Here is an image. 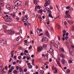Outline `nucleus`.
<instances>
[{
	"instance_id": "nucleus-1",
	"label": "nucleus",
	"mask_w": 74,
	"mask_h": 74,
	"mask_svg": "<svg viewBox=\"0 0 74 74\" xmlns=\"http://www.w3.org/2000/svg\"><path fill=\"white\" fill-rule=\"evenodd\" d=\"M5 21L8 22H10L13 21V20L11 18L10 16H9L8 18H7L5 20Z\"/></svg>"
},
{
	"instance_id": "nucleus-2",
	"label": "nucleus",
	"mask_w": 74,
	"mask_h": 74,
	"mask_svg": "<svg viewBox=\"0 0 74 74\" xmlns=\"http://www.w3.org/2000/svg\"><path fill=\"white\" fill-rule=\"evenodd\" d=\"M14 3L15 5H21L22 2L21 1H14Z\"/></svg>"
},
{
	"instance_id": "nucleus-3",
	"label": "nucleus",
	"mask_w": 74,
	"mask_h": 74,
	"mask_svg": "<svg viewBox=\"0 0 74 74\" xmlns=\"http://www.w3.org/2000/svg\"><path fill=\"white\" fill-rule=\"evenodd\" d=\"M43 48L41 46H38L37 48V51L38 52H40L42 50Z\"/></svg>"
},
{
	"instance_id": "nucleus-4",
	"label": "nucleus",
	"mask_w": 74,
	"mask_h": 74,
	"mask_svg": "<svg viewBox=\"0 0 74 74\" xmlns=\"http://www.w3.org/2000/svg\"><path fill=\"white\" fill-rule=\"evenodd\" d=\"M44 41H45L46 42L48 41V39L46 37H43L42 38V42H43Z\"/></svg>"
},
{
	"instance_id": "nucleus-5",
	"label": "nucleus",
	"mask_w": 74,
	"mask_h": 74,
	"mask_svg": "<svg viewBox=\"0 0 74 74\" xmlns=\"http://www.w3.org/2000/svg\"><path fill=\"white\" fill-rule=\"evenodd\" d=\"M5 42H6V41L4 39H1L0 40V43H1V44H5Z\"/></svg>"
},
{
	"instance_id": "nucleus-6",
	"label": "nucleus",
	"mask_w": 74,
	"mask_h": 74,
	"mask_svg": "<svg viewBox=\"0 0 74 74\" xmlns=\"http://www.w3.org/2000/svg\"><path fill=\"white\" fill-rule=\"evenodd\" d=\"M6 8L9 10H11V6H10V5L9 4H7L6 6Z\"/></svg>"
},
{
	"instance_id": "nucleus-7",
	"label": "nucleus",
	"mask_w": 74,
	"mask_h": 74,
	"mask_svg": "<svg viewBox=\"0 0 74 74\" xmlns=\"http://www.w3.org/2000/svg\"><path fill=\"white\" fill-rule=\"evenodd\" d=\"M12 9H14L16 10H18V6H16V5H14L12 6Z\"/></svg>"
},
{
	"instance_id": "nucleus-8",
	"label": "nucleus",
	"mask_w": 74,
	"mask_h": 74,
	"mask_svg": "<svg viewBox=\"0 0 74 74\" xmlns=\"http://www.w3.org/2000/svg\"><path fill=\"white\" fill-rule=\"evenodd\" d=\"M49 51L51 53L53 52V48L52 45H51L50 46V49L49 50Z\"/></svg>"
},
{
	"instance_id": "nucleus-9",
	"label": "nucleus",
	"mask_w": 74,
	"mask_h": 74,
	"mask_svg": "<svg viewBox=\"0 0 74 74\" xmlns=\"http://www.w3.org/2000/svg\"><path fill=\"white\" fill-rule=\"evenodd\" d=\"M56 62L58 66L60 67H61V65H60V61H59V60H56Z\"/></svg>"
},
{
	"instance_id": "nucleus-10",
	"label": "nucleus",
	"mask_w": 74,
	"mask_h": 74,
	"mask_svg": "<svg viewBox=\"0 0 74 74\" xmlns=\"http://www.w3.org/2000/svg\"><path fill=\"white\" fill-rule=\"evenodd\" d=\"M62 33L64 34L63 35V37H64L65 36H66V31L65 30H64L62 31Z\"/></svg>"
},
{
	"instance_id": "nucleus-11",
	"label": "nucleus",
	"mask_w": 74,
	"mask_h": 74,
	"mask_svg": "<svg viewBox=\"0 0 74 74\" xmlns=\"http://www.w3.org/2000/svg\"><path fill=\"white\" fill-rule=\"evenodd\" d=\"M44 58L45 59H48V54H46L44 56Z\"/></svg>"
},
{
	"instance_id": "nucleus-12",
	"label": "nucleus",
	"mask_w": 74,
	"mask_h": 74,
	"mask_svg": "<svg viewBox=\"0 0 74 74\" xmlns=\"http://www.w3.org/2000/svg\"><path fill=\"white\" fill-rule=\"evenodd\" d=\"M59 44V42H57L56 44L55 45V47L56 48H58Z\"/></svg>"
},
{
	"instance_id": "nucleus-13",
	"label": "nucleus",
	"mask_w": 74,
	"mask_h": 74,
	"mask_svg": "<svg viewBox=\"0 0 74 74\" xmlns=\"http://www.w3.org/2000/svg\"><path fill=\"white\" fill-rule=\"evenodd\" d=\"M51 45H55V42H54V41L51 40Z\"/></svg>"
},
{
	"instance_id": "nucleus-14",
	"label": "nucleus",
	"mask_w": 74,
	"mask_h": 74,
	"mask_svg": "<svg viewBox=\"0 0 74 74\" xmlns=\"http://www.w3.org/2000/svg\"><path fill=\"white\" fill-rule=\"evenodd\" d=\"M12 17L13 18H16V14L15 13H13Z\"/></svg>"
},
{
	"instance_id": "nucleus-15",
	"label": "nucleus",
	"mask_w": 74,
	"mask_h": 74,
	"mask_svg": "<svg viewBox=\"0 0 74 74\" xmlns=\"http://www.w3.org/2000/svg\"><path fill=\"white\" fill-rule=\"evenodd\" d=\"M13 73L14 74H18V71L16 70H15L13 71Z\"/></svg>"
},
{
	"instance_id": "nucleus-16",
	"label": "nucleus",
	"mask_w": 74,
	"mask_h": 74,
	"mask_svg": "<svg viewBox=\"0 0 74 74\" xmlns=\"http://www.w3.org/2000/svg\"><path fill=\"white\" fill-rule=\"evenodd\" d=\"M67 16V18H71V15L70 14H68L66 15Z\"/></svg>"
},
{
	"instance_id": "nucleus-17",
	"label": "nucleus",
	"mask_w": 74,
	"mask_h": 74,
	"mask_svg": "<svg viewBox=\"0 0 74 74\" xmlns=\"http://www.w3.org/2000/svg\"><path fill=\"white\" fill-rule=\"evenodd\" d=\"M46 34L47 37H49V33L47 31L46 32Z\"/></svg>"
},
{
	"instance_id": "nucleus-18",
	"label": "nucleus",
	"mask_w": 74,
	"mask_h": 74,
	"mask_svg": "<svg viewBox=\"0 0 74 74\" xmlns=\"http://www.w3.org/2000/svg\"><path fill=\"white\" fill-rule=\"evenodd\" d=\"M14 34V32L13 31H12L10 32L9 35H10V36H12Z\"/></svg>"
},
{
	"instance_id": "nucleus-19",
	"label": "nucleus",
	"mask_w": 74,
	"mask_h": 74,
	"mask_svg": "<svg viewBox=\"0 0 74 74\" xmlns=\"http://www.w3.org/2000/svg\"><path fill=\"white\" fill-rule=\"evenodd\" d=\"M60 50H61V52H64V49H63V48L61 47L60 48Z\"/></svg>"
},
{
	"instance_id": "nucleus-20",
	"label": "nucleus",
	"mask_w": 74,
	"mask_h": 74,
	"mask_svg": "<svg viewBox=\"0 0 74 74\" xmlns=\"http://www.w3.org/2000/svg\"><path fill=\"white\" fill-rule=\"evenodd\" d=\"M45 1L47 2V4H48V5H49L51 3V2L50 1V0H48V1H47V0H46Z\"/></svg>"
},
{
	"instance_id": "nucleus-21",
	"label": "nucleus",
	"mask_w": 74,
	"mask_h": 74,
	"mask_svg": "<svg viewBox=\"0 0 74 74\" xmlns=\"http://www.w3.org/2000/svg\"><path fill=\"white\" fill-rule=\"evenodd\" d=\"M39 20L40 23H41L42 20V17H41V16H40L39 17Z\"/></svg>"
},
{
	"instance_id": "nucleus-22",
	"label": "nucleus",
	"mask_w": 74,
	"mask_h": 74,
	"mask_svg": "<svg viewBox=\"0 0 74 74\" xmlns=\"http://www.w3.org/2000/svg\"><path fill=\"white\" fill-rule=\"evenodd\" d=\"M33 1L35 4H37V0H33Z\"/></svg>"
},
{
	"instance_id": "nucleus-23",
	"label": "nucleus",
	"mask_w": 74,
	"mask_h": 74,
	"mask_svg": "<svg viewBox=\"0 0 74 74\" xmlns=\"http://www.w3.org/2000/svg\"><path fill=\"white\" fill-rule=\"evenodd\" d=\"M54 69L55 70L56 72H54V73L55 74H56V73H57L58 72V69H56V67H54Z\"/></svg>"
},
{
	"instance_id": "nucleus-24",
	"label": "nucleus",
	"mask_w": 74,
	"mask_h": 74,
	"mask_svg": "<svg viewBox=\"0 0 74 74\" xmlns=\"http://www.w3.org/2000/svg\"><path fill=\"white\" fill-rule=\"evenodd\" d=\"M0 5L1 6H3L4 5V2H2L1 3H0Z\"/></svg>"
},
{
	"instance_id": "nucleus-25",
	"label": "nucleus",
	"mask_w": 74,
	"mask_h": 74,
	"mask_svg": "<svg viewBox=\"0 0 74 74\" xmlns=\"http://www.w3.org/2000/svg\"><path fill=\"white\" fill-rule=\"evenodd\" d=\"M38 31H39V32H42V29H40L39 28H38V29H37V32H38Z\"/></svg>"
},
{
	"instance_id": "nucleus-26",
	"label": "nucleus",
	"mask_w": 74,
	"mask_h": 74,
	"mask_svg": "<svg viewBox=\"0 0 74 74\" xmlns=\"http://www.w3.org/2000/svg\"><path fill=\"white\" fill-rule=\"evenodd\" d=\"M68 22L70 24H72L73 22L71 21L68 20Z\"/></svg>"
},
{
	"instance_id": "nucleus-27",
	"label": "nucleus",
	"mask_w": 74,
	"mask_h": 74,
	"mask_svg": "<svg viewBox=\"0 0 74 74\" xmlns=\"http://www.w3.org/2000/svg\"><path fill=\"white\" fill-rule=\"evenodd\" d=\"M21 38H20L19 36H18L16 39V40L17 41H20Z\"/></svg>"
},
{
	"instance_id": "nucleus-28",
	"label": "nucleus",
	"mask_w": 74,
	"mask_h": 74,
	"mask_svg": "<svg viewBox=\"0 0 74 74\" xmlns=\"http://www.w3.org/2000/svg\"><path fill=\"white\" fill-rule=\"evenodd\" d=\"M18 6H18V9H20V8H21L22 7V6L21 5H18Z\"/></svg>"
},
{
	"instance_id": "nucleus-29",
	"label": "nucleus",
	"mask_w": 74,
	"mask_h": 74,
	"mask_svg": "<svg viewBox=\"0 0 74 74\" xmlns=\"http://www.w3.org/2000/svg\"><path fill=\"white\" fill-rule=\"evenodd\" d=\"M60 56L61 57H62V58H65V56H64L63 55V54H61L60 55Z\"/></svg>"
},
{
	"instance_id": "nucleus-30",
	"label": "nucleus",
	"mask_w": 74,
	"mask_h": 74,
	"mask_svg": "<svg viewBox=\"0 0 74 74\" xmlns=\"http://www.w3.org/2000/svg\"><path fill=\"white\" fill-rule=\"evenodd\" d=\"M49 17L51 18H53V17L52 16L51 14H49Z\"/></svg>"
},
{
	"instance_id": "nucleus-31",
	"label": "nucleus",
	"mask_w": 74,
	"mask_h": 74,
	"mask_svg": "<svg viewBox=\"0 0 74 74\" xmlns=\"http://www.w3.org/2000/svg\"><path fill=\"white\" fill-rule=\"evenodd\" d=\"M47 3H48L46 1L45 4L44 5V7H47V6H48V4H47Z\"/></svg>"
},
{
	"instance_id": "nucleus-32",
	"label": "nucleus",
	"mask_w": 74,
	"mask_h": 74,
	"mask_svg": "<svg viewBox=\"0 0 74 74\" xmlns=\"http://www.w3.org/2000/svg\"><path fill=\"white\" fill-rule=\"evenodd\" d=\"M19 70L20 71V73H22V71L23 70V69H22V68H19Z\"/></svg>"
},
{
	"instance_id": "nucleus-33",
	"label": "nucleus",
	"mask_w": 74,
	"mask_h": 74,
	"mask_svg": "<svg viewBox=\"0 0 74 74\" xmlns=\"http://www.w3.org/2000/svg\"><path fill=\"white\" fill-rule=\"evenodd\" d=\"M43 12V10L41 9V10H40L39 11V12H40V14H41V13H42V12Z\"/></svg>"
},
{
	"instance_id": "nucleus-34",
	"label": "nucleus",
	"mask_w": 74,
	"mask_h": 74,
	"mask_svg": "<svg viewBox=\"0 0 74 74\" xmlns=\"http://www.w3.org/2000/svg\"><path fill=\"white\" fill-rule=\"evenodd\" d=\"M69 11H66L65 12V14H66V15H69Z\"/></svg>"
},
{
	"instance_id": "nucleus-35",
	"label": "nucleus",
	"mask_w": 74,
	"mask_h": 74,
	"mask_svg": "<svg viewBox=\"0 0 74 74\" xmlns=\"http://www.w3.org/2000/svg\"><path fill=\"white\" fill-rule=\"evenodd\" d=\"M62 64H64V63H65V61H64V59L62 60Z\"/></svg>"
},
{
	"instance_id": "nucleus-36",
	"label": "nucleus",
	"mask_w": 74,
	"mask_h": 74,
	"mask_svg": "<svg viewBox=\"0 0 74 74\" xmlns=\"http://www.w3.org/2000/svg\"><path fill=\"white\" fill-rule=\"evenodd\" d=\"M32 67H33V66H32V65H29L28 66V67L29 69H32Z\"/></svg>"
},
{
	"instance_id": "nucleus-37",
	"label": "nucleus",
	"mask_w": 74,
	"mask_h": 74,
	"mask_svg": "<svg viewBox=\"0 0 74 74\" xmlns=\"http://www.w3.org/2000/svg\"><path fill=\"white\" fill-rule=\"evenodd\" d=\"M66 72L67 73H70V71L69 69H67L66 70Z\"/></svg>"
},
{
	"instance_id": "nucleus-38",
	"label": "nucleus",
	"mask_w": 74,
	"mask_h": 74,
	"mask_svg": "<svg viewBox=\"0 0 74 74\" xmlns=\"http://www.w3.org/2000/svg\"><path fill=\"white\" fill-rule=\"evenodd\" d=\"M65 38L66 40H67L69 38V36H66Z\"/></svg>"
},
{
	"instance_id": "nucleus-39",
	"label": "nucleus",
	"mask_w": 74,
	"mask_h": 74,
	"mask_svg": "<svg viewBox=\"0 0 74 74\" xmlns=\"http://www.w3.org/2000/svg\"><path fill=\"white\" fill-rule=\"evenodd\" d=\"M47 45H45L43 47L45 49H46L47 48Z\"/></svg>"
},
{
	"instance_id": "nucleus-40",
	"label": "nucleus",
	"mask_w": 74,
	"mask_h": 74,
	"mask_svg": "<svg viewBox=\"0 0 74 74\" xmlns=\"http://www.w3.org/2000/svg\"><path fill=\"white\" fill-rule=\"evenodd\" d=\"M40 73H41V74H43L44 73V71L42 70H40Z\"/></svg>"
},
{
	"instance_id": "nucleus-41",
	"label": "nucleus",
	"mask_w": 74,
	"mask_h": 74,
	"mask_svg": "<svg viewBox=\"0 0 74 74\" xmlns=\"http://www.w3.org/2000/svg\"><path fill=\"white\" fill-rule=\"evenodd\" d=\"M34 16H35V15H34V14H32V16H31L32 18H34Z\"/></svg>"
},
{
	"instance_id": "nucleus-42",
	"label": "nucleus",
	"mask_w": 74,
	"mask_h": 74,
	"mask_svg": "<svg viewBox=\"0 0 74 74\" xmlns=\"http://www.w3.org/2000/svg\"><path fill=\"white\" fill-rule=\"evenodd\" d=\"M46 9L47 11H48L50 10V9H49V8H48V7H46Z\"/></svg>"
},
{
	"instance_id": "nucleus-43",
	"label": "nucleus",
	"mask_w": 74,
	"mask_h": 74,
	"mask_svg": "<svg viewBox=\"0 0 74 74\" xmlns=\"http://www.w3.org/2000/svg\"><path fill=\"white\" fill-rule=\"evenodd\" d=\"M27 4V5H29V2L28 1H26L25 2V5H26Z\"/></svg>"
},
{
	"instance_id": "nucleus-44",
	"label": "nucleus",
	"mask_w": 74,
	"mask_h": 74,
	"mask_svg": "<svg viewBox=\"0 0 74 74\" xmlns=\"http://www.w3.org/2000/svg\"><path fill=\"white\" fill-rule=\"evenodd\" d=\"M37 9H38V8L37 7V6H36L35 7V11H37Z\"/></svg>"
},
{
	"instance_id": "nucleus-45",
	"label": "nucleus",
	"mask_w": 74,
	"mask_h": 74,
	"mask_svg": "<svg viewBox=\"0 0 74 74\" xmlns=\"http://www.w3.org/2000/svg\"><path fill=\"white\" fill-rule=\"evenodd\" d=\"M73 62V61H72L70 60L68 61V62L69 63H72Z\"/></svg>"
},
{
	"instance_id": "nucleus-46",
	"label": "nucleus",
	"mask_w": 74,
	"mask_h": 74,
	"mask_svg": "<svg viewBox=\"0 0 74 74\" xmlns=\"http://www.w3.org/2000/svg\"><path fill=\"white\" fill-rule=\"evenodd\" d=\"M3 28L4 29H7V26L5 25H3Z\"/></svg>"
},
{
	"instance_id": "nucleus-47",
	"label": "nucleus",
	"mask_w": 74,
	"mask_h": 74,
	"mask_svg": "<svg viewBox=\"0 0 74 74\" xmlns=\"http://www.w3.org/2000/svg\"><path fill=\"white\" fill-rule=\"evenodd\" d=\"M32 46L31 45L30 46V47H29L28 49H29L30 50L31 49H32Z\"/></svg>"
},
{
	"instance_id": "nucleus-48",
	"label": "nucleus",
	"mask_w": 74,
	"mask_h": 74,
	"mask_svg": "<svg viewBox=\"0 0 74 74\" xmlns=\"http://www.w3.org/2000/svg\"><path fill=\"white\" fill-rule=\"evenodd\" d=\"M11 69L12 70H14V66H12L11 67Z\"/></svg>"
},
{
	"instance_id": "nucleus-49",
	"label": "nucleus",
	"mask_w": 74,
	"mask_h": 74,
	"mask_svg": "<svg viewBox=\"0 0 74 74\" xmlns=\"http://www.w3.org/2000/svg\"><path fill=\"white\" fill-rule=\"evenodd\" d=\"M3 12H0V16H1V15H3Z\"/></svg>"
},
{
	"instance_id": "nucleus-50",
	"label": "nucleus",
	"mask_w": 74,
	"mask_h": 74,
	"mask_svg": "<svg viewBox=\"0 0 74 74\" xmlns=\"http://www.w3.org/2000/svg\"><path fill=\"white\" fill-rule=\"evenodd\" d=\"M65 44H66L67 46H68L69 45V43L68 42H65Z\"/></svg>"
},
{
	"instance_id": "nucleus-51",
	"label": "nucleus",
	"mask_w": 74,
	"mask_h": 74,
	"mask_svg": "<svg viewBox=\"0 0 74 74\" xmlns=\"http://www.w3.org/2000/svg\"><path fill=\"white\" fill-rule=\"evenodd\" d=\"M27 58H30V55L29 54H27L26 56Z\"/></svg>"
},
{
	"instance_id": "nucleus-52",
	"label": "nucleus",
	"mask_w": 74,
	"mask_h": 74,
	"mask_svg": "<svg viewBox=\"0 0 74 74\" xmlns=\"http://www.w3.org/2000/svg\"><path fill=\"white\" fill-rule=\"evenodd\" d=\"M72 29L73 31H74V26H72Z\"/></svg>"
},
{
	"instance_id": "nucleus-53",
	"label": "nucleus",
	"mask_w": 74,
	"mask_h": 74,
	"mask_svg": "<svg viewBox=\"0 0 74 74\" xmlns=\"http://www.w3.org/2000/svg\"><path fill=\"white\" fill-rule=\"evenodd\" d=\"M47 28L49 29H51V27H50V26H49V25H48Z\"/></svg>"
},
{
	"instance_id": "nucleus-54",
	"label": "nucleus",
	"mask_w": 74,
	"mask_h": 74,
	"mask_svg": "<svg viewBox=\"0 0 74 74\" xmlns=\"http://www.w3.org/2000/svg\"><path fill=\"white\" fill-rule=\"evenodd\" d=\"M23 21L24 22H25L26 21V19H24Z\"/></svg>"
},
{
	"instance_id": "nucleus-55",
	"label": "nucleus",
	"mask_w": 74,
	"mask_h": 74,
	"mask_svg": "<svg viewBox=\"0 0 74 74\" xmlns=\"http://www.w3.org/2000/svg\"><path fill=\"white\" fill-rule=\"evenodd\" d=\"M35 67H36V69H38V66H37V65H36L35 66Z\"/></svg>"
},
{
	"instance_id": "nucleus-56",
	"label": "nucleus",
	"mask_w": 74,
	"mask_h": 74,
	"mask_svg": "<svg viewBox=\"0 0 74 74\" xmlns=\"http://www.w3.org/2000/svg\"><path fill=\"white\" fill-rule=\"evenodd\" d=\"M30 43H34V40H31L30 41Z\"/></svg>"
},
{
	"instance_id": "nucleus-57",
	"label": "nucleus",
	"mask_w": 74,
	"mask_h": 74,
	"mask_svg": "<svg viewBox=\"0 0 74 74\" xmlns=\"http://www.w3.org/2000/svg\"><path fill=\"white\" fill-rule=\"evenodd\" d=\"M43 35V33H41L40 34H39L38 36H42Z\"/></svg>"
},
{
	"instance_id": "nucleus-58",
	"label": "nucleus",
	"mask_w": 74,
	"mask_h": 74,
	"mask_svg": "<svg viewBox=\"0 0 74 74\" xmlns=\"http://www.w3.org/2000/svg\"><path fill=\"white\" fill-rule=\"evenodd\" d=\"M66 9H70V6H68L66 8Z\"/></svg>"
},
{
	"instance_id": "nucleus-59",
	"label": "nucleus",
	"mask_w": 74,
	"mask_h": 74,
	"mask_svg": "<svg viewBox=\"0 0 74 74\" xmlns=\"http://www.w3.org/2000/svg\"><path fill=\"white\" fill-rule=\"evenodd\" d=\"M24 52H25V53H28V51H27V50H25Z\"/></svg>"
},
{
	"instance_id": "nucleus-60",
	"label": "nucleus",
	"mask_w": 74,
	"mask_h": 74,
	"mask_svg": "<svg viewBox=\"0 0 74 74\" xmlns=\"http://www.w3.org/2000/svg\"><path fill=\"white\" fill-rule=\"evenodd\" d=\"M27 69H26V68H25L24 70V71H25V72H27Z\"/></svg>"
},
{
	"instance_id": "nucleus-61",
	"label": "nucleus",
	"mask_w": 74,
	"mask_h": 74,
	"mask_svg": "<svg viewBox=\"0 0 74 74\" xmlns=\"http://www.w3.org/2000/svg\"><path fill=\"white\" fill-rule=\"evenodd\" d=\"M22 58V57L21 56H20L18 57V59H21Z\"/></svg>"
},
{
	"instance_id": "nucleus-62",
	"label": "nucleus",
	"mask_w": 74,
	"mask_h": 74,
	"mask_svg": "<svg viewBox=\"0 0 74 74\" xmlns=\"http://www.w3.org/2000/svg\"><path fill=\"white\" fill-rule=\"evenodd\" d=\"M13 65H15L16 64V62H14L13 63Z\"/></svg>"
},
{
	"instance_id": "nucleus-63",
	"label": "nucleus",
	"mask_w": 74,
	"mask_h": 74,
	"mask_svg": "<svg viewBox=\"0 0 74 74\" xmlns=\"http://www.w3.org/2000/svg\"><path fill=\"white\" fill-rule=\"evenodd\" d=\"M16 70H19V66H16Z\"/></svg>"
},
{
	"instance_id": "nucleus-64",
	"label": "nucleus",
	"mask_w": 74,
	"mask_h": 74,
	"mask_svg": "<svg viewBox=\"0 0 74 74\" xmlns=\"http://www.w3.org/2000/svg\"><path fill=\"white\" fill-rule=\"evenodd\" d=\"M37 7L38 8V9H40L41 8V6H37Z\"/></svg>"
}]
</instances>
